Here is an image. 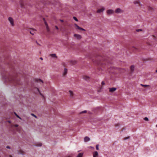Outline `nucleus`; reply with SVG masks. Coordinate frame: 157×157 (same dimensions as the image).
<instances>
[{"instance_id":"1","label":"nucleus","mask_w":157,"mask_h":157,"mask_svg":"<svg viewBox=\"0 0 157 157\" xmlns=\"http://www.w3.org/2000/svg\"><path fill=\"white\" fill-rule=\"evenodd\" d=\"M4 78L6 81L13 83L14 85L21 84L20 81L17 77L10 75L9 76L5 75Z\"/></svg>"},{"instance_id":"2","label":"nucleus","mask_w":157,"mask_h":157,"mask_svg":"<svg viewBox=\"0 0 157 157\" xmlns=\"http://www.w3.org/2000/svg\"><path fill=\"white\" fill-rule=\"evenodd\" d=\"M68 25V23L67 21H64V22L60 25L59 26L60 28V30L61 31L63 29H65L66 26Z\"/></svg>"},{"instance_id":"3","label":"nucleus","mask_w":157,"mask_h":157,"mask_svg":"<svg viewBox=\"0 0 157 157\" xmlns=\"http://www.w3.org/2000/svg\"><path fill=\"white\" fill-rule=\"evenodd\" d=\"M8 20L12 26H13L14 25V21L13 18L11 17H9L8 18Z\"/></svg>"},{"instance_id":"4","label":"nucleus","mask_w":157,"mask_h":157,"mask_svg":"<svg viewBox=\"0 0 157 157\" xmlns=\"http://www.w3.org/2000/svg\"><path fill=\"white\" fill-rule=\"evenodd\" d=\"M115 12L116 13H123L124 11L120 8H118L115 10Z\"/></svg>"},{"instance_id":"5","label":"nucleus","mask_w":157,"mask_h":157,"mask_svg":"<svg viewBox=\"0 0 157 157\" xmlns=\"http://www.w3.org/2000/svg\"><path fill=\"white\" fill-rule=\"evenodd\" d=\"M98 56H96V57H93L92 58V60L93 62L96 64H98Z\"/></svg>"},{"instance_id":"6","label":"nucleus","mask_w":157,"mask_h":157,"mask_svg":"<svg viewBox=\"0 0 157 157\" xmlns=\"http://www.w3.org/2000/svg\"><path fill=\"white\" fill-rule=\"evenodd\" d=\"M30 33L32 35H33L35 33L36 30L35 29H31L29 30Z\"/></svg>"},{"instance_id":"7","label":"nucleus","mask_w":157,"mask_h":157,"mask_svg":"<svg viewBox=\"0 0 157 157\" xmlns=\"http://www.w3.org/2000/svg\"><path fill=\"white\" fill-rule=\"evenodd\" d=\"M75 28L76 29H78L79 30H81L82 31H85V30L81 27H79V26H78L76 24H75Z\"/></svg>"},{"instance_id":"8","label":"nucleus","mask_w":157,"mask_h":157,"mask_svg":"<svg viewBox=\"0 0 157 157\" xmlns=\"http://www.w3.org/2000/svg\"><path fill=\"white\" fill-rule=\"evenodd\" d=\"M107 13L108 15H111L114 13V11L111 9L108 10L107 11Z\"/></svg>"},{"instance_id":"9","label":"nucleus","mask_w":157,"mask_h":157,"mask_svg":"<svg viewBox=\"0 0 157 157\" xmlns=\"http://www.w3.org/2000/svg\"><path fill=\"white\" fill-rule=\"evenodd\" d=\"M105 8L104 7H100L99 9V13L103 12L105 10Z\"/></svg>"},{"instance_id":"10","label":"nucleus","mask_w":157,"mask_h":157,"mask_svg":"<svg viewBox=\"0 0 157 157\" xmlns=\"http://www.w3.org/2000/svg\"><path fill=\"white\" fill-rule=\"evenodd\" d=\"M74 36L78 40L82 38L81 36L79 34H75L74 35Z\"/></svg>"},{"instance_id":"11","label":"nucleus","mask_w":157,"mask_h":157,"mask_svg":"<svg viewBox=\"0 0 157 157\" xmlns=\"http://www.w3.org/2000/svg\"><path fill=\"white\" fill-rule=\"evenodd\" d=\"M43 19H44V21L45 24L46 26V29L47 31L48 32H49L50 31V29H49V27L48 26V25L47 24V22L45 21L44 19V18H43Z\"/></svg>"},{"instance_id":"12","label":"nucleus","mask_w":157,"mask_h":157,"mask_svg":"<svg viewBox=\"0 0 157 157\" xmlns=\"http://www.w3.org/2000/svg\"><path fill=\"white\" fill-rule=\"evenodd\" d=\"M83 78L86 81H89L90 79V77L86 75L83 76Z\"/></svg>"},{"instance_id":"13","label":"nucleus","mask_w":157,"mask_h":157,"mask_svg":"<svg viewBox=\"0 0 157 157\" xmlns=\"http://www.w3.org/2000/svg\"><path fill=\"white\" fill-rule=\"evenodd\" d=\"M116 88L114 87L109 88V91L110 92H113L116 90Z\"/></svg>"},{"instance_id":"14","label":"nucleus","mask_w":157,"mask_h":157,"mask_svg":"<svg viewBox=\"0 0 157 157\" xmlns=\"http://www.w3.org/2000/svg\"><path fill=\"white\" fill-rule=\"evenodd\" d=\"M25 3H24L22 0H21L20 2L21 6L22 8H24L25 5Z\"/></svg>"},{"instance_id":"15","label":"nucleus","mask_w":157,"mask_h":157,"mask_svg":"<svg viewBox=\"0 0 157 157\" xmlns=\"http://www.w3.org/2000/svg\"><path fill=\"white\" fill-rule=\"evenodd\" d=\"M90 140V138L87 136H86L84 138V140L85 142L89 141Z\"/></svg>"},{"instance_id":"16","label":"nucleus","mask_w":157,"mask_h":157,"mask_svg":"<svg viewBox=\"0 0 157 157\" xmlns=\"http://www.w3.org/2000/svg\"><path fill=\"white\" fill-rule=\"evenodd\" d=\"M50 56L51 57H52L53 58H55L56 59H57V56L56 55V54H50Z\"/></svg>"},{"instance_id":"17","label":"nucleus","mask_w":157,"mask_h":157,"mask_svg":"<svg viewBox=\"0 0 157 157\" xmlns=\"http://www.w3.org/2000/svg\"><path fill=\"white\" fill-rule=\"evenodd\" d=\"M67 69L65 68L64 69V72L63 74V75L64 76V75H66L67 74Z\"/></svg>"},{"instance_id":"18","label":"nucleus","mask_w":157,"mask_h":157,"mask_svg":"<svg viewBox=\"0 0 157 157\" xmlns=\"http://www.w3.org/2000/svg\"><path fill=\"white\" fill-rule=\"evenodd\" d=\"M69 92L70 93V96L71 98H73V95H74V94L72 91L71 90L69 91Z\"/></svg>"},{"instance_id":"19","label":"nucleus","mask_w":157,"mask_h":157,"mask_svg":"<svg viewBox=\"0 0 157 157\" xmlns=\"http://www.w3.org/2000/svg\"><path fill=\"white\" fill-rule=\"evenodd\" d=\"M98 155V153L97 151H95L93 154V157H96Z\"/></svg>"},{"instance_id":"20","label":"nucleus","mask_w":157,"mask_h":157,"mask_svg":"<svg viewBox=\"0 0 157 157\" xmlns=\"http://www.w3.org/2000/svg\"><path fill=\"white\" fill-rule=\"evenodd\" d=\"M131 70L132 72H133L134 70V65H132L130 67Z\"/></svg>"},{"instance_id":"21","label":"nucleus","mask_w":157,"mask_h":157,"mask_svg":"<svg viewBox=\"0 0 157 157\" xmlns=\"http://www.w3.org/2000/svg\"><path fill=\"white\" fill-rule=\"evenodd\" d=\"M83 153H79L78 154L77 157H82Z\"/></svg>"},{"instance_id":"22","label":"nucleus","mask_w":157,"mask_h":157,"mask_svg":"<svg viewBox=\"0 0 157 157\" xmlns=\"http://www.w3.org/2000/svg\"><path fill=\"white\" fill-rule=\"evenodd\" d=\"M19 153L23 155L24 154L25 152L23 151L20 150L19 151Z\"/></svg>"},{"instance_id":"23","label":"nucleus","mask_w":157,"mask_h":157,"mask_svg":"<svg viewBox=\"0 0 157 157\" xmlns=\"http://www.w3.org/2000/svg\"><path fill=\"white\" fill-rule=\"evenodd\" d=\"M36 90H37V91L38 92H39V93H40V94L41 96H43V97H44V96H43V95H42V94L40 93V90H39V89H38V88H36Z\"/></svg>"},{"instance_id":"24","label":"nucleus","mask_w":157,"mask_h":157,"mask_svg":"<svg viewBox=\"0 0 157 157\" xmlns=\"http://www.w3.org/2000/svg\"><path fill=\"white\" fill-rule=\"evenodd\" d=\"M14 113L15 115H16V116L17 118H19V119H21V118L16 113L14 112Z\"/></svg>"},{"instance_id":"25","label":"nucleus","mask_w":157,"mask_h":157,"mask_svg":"<svg viewBox=\"0 0 157 157\" xmlns=\"http://www.w3.org/2000/svg\"><path fill=\"white\" fill-rule=\"evenodd\" d=\"M42 144L41 143H37L36 145L37 146H40L42 145Z\"/></svg>"},{"instance_id":"26","label":"nucleus","mask_w":157,"mask_h":157,"mask_svg":"<svg viewBox=\"0 0 157 157\" xmlns=\"http://www.w3.org/2000/svg\"><path fill=\"white\" fill-rule=\"evenodd\" d=\"M133 3H134L135 4H137L139 3L140 2L139 1H135L134 2H133Z\"/></svg>"},{"instance_id":"27","label":"nucleus","mask_w":157,"mask_h":157,"mask_svg":"<svg viewBox=\"0 0 157 157\" xmlns=\"http://www.w3.org/2000/svg\"><path fill=\"white\" fill-rule=\"evenodd\" d=\"M36 81L37 82H41L42 83H43V81L41 80L40 79H39L37 80Z\"/></svg>"},{"instance_id":"28","label":"nucleus","mask_w":157,"mask_h":157,"mask_svg":"<svg viewBox=\"0 0 157 157\" xmlns=\"http://www.w3.org/2000/svg\"><path fill=\"white\" fill-rule=\"evenodd\" d=\"M141 85L142 86H144L145 87H147V86H149V85H143V84H141Z\"/></svg>"},{"instance_id":"29","label":"nucleus","mask_w":157,"mask_h":157,"mask_svg":"<svg viewBox=\"0 0 157 157\" xmlns=\"http://www.w3.org/2000/svg\"><path fill=\"white\" fill-rule=\"evenodd\" d=\"M136 31L137 32H139L140 31H142V29H137L136 30Z\"/></svg>"},{"instance_id":"30","label":"nucleus","mask_w":157,"mask_h":157,"mask_svg":"<svg viewBox=\"0 0 157 157\" xmlns=\"http://www.w3.org/2000/svg\"><path fill=\"white\" fill-rule=\"evenodd\" d=\"M87 112V111L86 110H84V111H82L80 113V114H82V113H86Z\"/></svg>"},{"instance_id":"31","label":"nucleus","mask_w":157,"mask_h":157,"mask_svg":"<svg viewBox=\"0 0 157 157\" xmlns=\"http://www.w3.org/2000/svg\"><path fill=\"white\" fill-rule=\"evenodd\" d=\"M73 18L76 21H78V20L76 17H73Z\"/></svg>"},{"instance_id":"32","label":"nucleus","mask_w":157,"mask_h":157,"mask_svg":"<svg viewBox=\"0 0 157 157\" xmlns=\"http://www.w3.org/2000/svg\"><path fill=\"white\" fill-rule=\"evenodd\" d=\"M144 120L146 121H148V118L147 117H145L144 118Z\"/></svg>"},{"instance_id":"33","label":"nucleus","mask_w":157,"mask_h":157,"mask_svg":"<svg viewBox=\"0 0 157 157\" xmlns=\"http://www.w3.org/2000/svg\"><path fill=\"white\" fill-rule=\"evenodd\" d=\"M129 138H130V136H128L127 137H125L124 139V140H127V139Z\"/></svg>"},{"instance_id":"34","label":"nucleus","mask_w":157,"mask_h":157,"mask_svg":"<svg viewBox=\"0 0 157 157\" xmlns=\"http://www.w3.org/2000/svg\"><path fill=\"white\" fill-rule=\"evenodd\" d=\"M31 115L32 116H33V117H36V116L34 114H33V113H31Z\"/></svg>"},{"instance_id":"35","label":"nucleus","mask_w":157,"mask_h":157,"mask_svg":"<svg viewBox=\"0 0 157 157\" xmlns=\"http://www.w3.org/2000/svg\"><path fill=\"white\" fill-rule=\"evenodd\" d=\"M13 126L15 127H18V124H16L13 125Z\"/></svg>"},{"instance_id":"36","label":"nucleus","mask_w":157,"mask_h":157,"mask_svg":"<svg viewBox=\"0 0 157 157\" xmlns=\"http://www.w3.org/2000/svg\"><path fill=\"white\" fill-rule=\"evenodd\" d=\"M60 21L62 23L64 22V21L63 20H60Z\"/></svg>"},{"instance_id":"37","label":"nucleus","mask_w":157,"mask_h":157,"mask_svg":"<svg viewBox=\"0 0 157 157\" xmlns=\"http://www.w3.org/2000/svg\"><path fill=\"white\" fill-rule=\"evenodd\" d=\"M96 148L97 150H98V145H96Z\"/></svg>"},{"instance_id":"38","label":"nucleus","mask_w":157,"mask_h":157,"mask_svg":"<svg viewBox=\"0 0 157 157\" xmlns=\"http://www.w3.org/2000/svg\"><path fill=\"white\" fill-rule=\"evenodd\" d=\"M101 84L102 85H104L105 84V83H104V81H102V82H101Z\"/></svg>"},{"instance_id":"39","label":"nucleus","mask_w":157,"mask_h":157,"mask_svg":"<svg viewBox=\"0 0 157 157\" xmlns=\"http://www.w3.org/2000/svg\"><path fill=\"white\" fill-rule=\"evenodd\" d=\"M55 27L57 29H58L59 28L57 26H55Z\"/></svg>"},{"instance_id":"40","label":"nucleus","mask_w":157,"mask_h":157,"mask_svg":"<svg viewBox=\"0 0 157 157\" xmlns=\"http://www.w3.org/2000/svg\"><path fill=\"white\" fill-rule=\"evenodd\" d=\"M6 147L7 148H9V149H10V146H6Z\"/></svg>"},{"instance_id":"41","label":"nucleus","mask_w":157,"mask_h":157,"mask_svg":"<svg viewBox=\"0 0 157 157\" xmlns=\"http://www.w3.org/2000/svg\"><path fill=\"white\" fill-rule=\"evenodd\" d=\"M40 59L42 60H43V58L42 57H40Z\"/></svg>"},{"instance_id":"42","label":"nucleus","mask_w":157,"mask_h":157,"mask_svg":"<svg viewBox=\"0 0 157 157\" xmlns=\"http://www.w3.org/2000/svg\"><path fill=\"white\" fill-rule=\"evenodd\" d=\"M97 12L98 13V10H97Z\"/></svg>"},{"instance_id":"43","label":"nucleus","mask_w":157,"mask_h":157,"mask_svg":"<svg viewBox=\"0 0 157 157\" xmlns=\"http://www.w3.org/2000/svg\"><path fill=\"white\" fill-rule=\"evenodd\" d=\"M10 157H12L11 155H10Z\"/></svg>"},{"instance_id":"44","label":"nucleus","mask_w":157,"mask_h":157,"mask_svg":"<svg viewBox=\"0 0 157 157\" xmlns=\"http://www.w3.org/2000/svg\"><path fill=\"white\" fill-rule=\"evenodd\" d=\"M90 147L91 148H93V147Z\"/></svg>"},{"instance_id":"45","label":"nucleus","mask_w":157,"mask_h":157,"mask_svg":"<svg viewBox=\"0 0 157 157\" xmlns=\"http://www.w3.org/2000/svg\"><path fill=\"white\" fill-rule=\"evenodd\" d=\"M155 72L156 73L157 72V70L155 71Z\"/></svg>"},{"instance_id":"46","label":"nucleus","mask_w":157,"mask_h":157,"mask_svg":"<svg viewBox=\"0 0 157 157\" xmlns=\"http://www.w3.org/2000/svg\"><path fill=\"white\" fill-rule=\"evenodd\" d=\"M156 127H157V124L156 125Z\"/></svg>"}]
</instances>
